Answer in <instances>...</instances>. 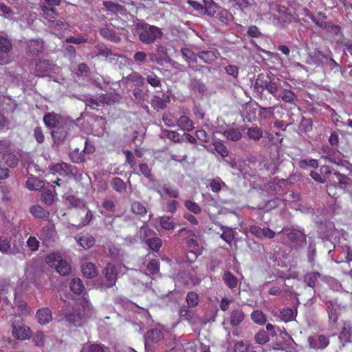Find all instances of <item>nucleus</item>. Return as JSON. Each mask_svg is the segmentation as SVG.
Here are the masks:
<instances>
[{
    "mask_svg": "<svg viewBox=\"0 0 352 352\" xmlns=\"http://www.w3.org/2000/svg\"><path fill=\"white\" fill-rule=\"evenodd\" d=\"M133 30L138 35L140 41L146 45L153 43L163 34L160 28L139 19L133 24Z\"/></svg>",
    "mask_w": 352,
    "mask_h": 352,
    "instance_id": "1",
    "label": "nucleus"
},
{
    "mask_svg": "<svg viewBox=\"0 0 352 352\" xmlns=\"http://www.w3.org/2000/svg\"><path fill=\"white\" fill-rule=\"evenodd\" d=\"M77 124L71 120H67L56 129H52L50 135L53 140L52 147L59 148L65 142L72 138V133L76 129Z\"/></svg>",
    "mask_w": 352,
    "mask_h": 352,
    "instance_id": "2",
    "label": "nucleus"
},
{
    "mask_svg": "<svg viewBox=\"0 0 352 352\" xmlns=\"http://www.w3.org/2000/svg\"><path fill=\"white\" fill-rule=\"evenodd\" d=\"M278 234L285 237L287 243L296 250L302 248L307 243V235L305 234L303 229L294 226L285 227Z\"/></svg>",
    "mask_w": 352,
    "mask_h": 352,
    "instance_id": "3",
    "label": "nucleus"
},
{
    "mask_svg": "<svg viewBox=\"0 0 352 352\" xmlns=\"http://www.w3.org/2000/svg\"><path fill=\"white\" fill-rule=\"evenodd\" d=\"M47 263L61 276H67L71 272L70 265L66 260L63 259L59 254L52 253L46 258Z\"/></svg>",
    "mask_w": 352,
    "mask_h": 352,
    "instance_id": "4",
    "label": "nucleus"
},
{
    "mask_svg": "<svg viewBox=\"0 0 352 352\" xmlns=\"http://www.w3.org/2000/svg\"><path fill=\"white\" fill-rule=\"evenodd\" d=\"M58 67L52 60L38 59L35 61V75L39 77L50 76L56 74Z\"/></svg>",
    "mask_w": 352,
    "mask_h": 352,
    "instance_id": "5",
    "label": "nucleus"
},
{
    "mask_svg": "<svg viewBox=\"0 0 352 352\" xmlns=\"http://www.w3.org/2000/svg\"><path fill=\"white\" fill-rule=\"evenodd\" d=\"M120 265H115L111 263H108L103 270L105 281L101 284L102 287L110 288L114 286L118 279V269Z\"/></svg>",
    "mask_w": 352,
    "mask_h": 352,
    "instance_id": "6",
    "label": "nucleus"
},
{
    "mask_svg": "<svg viewBox=\"0 0 352 352\" xmlns=\"http://www.w3.org/2000/svg\"><path fill=\"white\" fill-rule=\"evenodd\" d=\"M12 335L19 340H26L31 336L30 328L22 322L21 317H15L12 322Z\"/></svg>",
    "mask_w": 352,
    "mask_h": 352,
    "instance_id": "7",
    "label": "nucleus"
},
{
    "mask_svg": "<svg viewBox=\"0 0 352 352\" xmlns=\"http://www.w3.org/2000/svg\"><path fill=\"white\" fill-rule=\"evenodd\" d=\"M63 316L65 320L69 324L74 326H80L82 320L84 318V314L81 312L79 307H67L64 311Z\"/></svg>",
    "mask_w": 352,
    "mask_h": 352,
    "instance_id": "8",
    "label": "nucleus"
},
{
    "mask_svg": "<svg viewBox=\"0 0 352 352\" xmlns=\"http://www.w3.org/2000/svg\"><path fill=\"white\" fill-rule=\"evenodd\" d=\"M25 49L30 56H38L45 51L44 41L41 38L27 41Z\"/></svg>",
    "mask_w": 352,
    "mask_h": 352,
    "instance_id": "9",
    "label": "nucleus"
},
{
    "mask_svg": "<svg viewBox=\"0 0 352 352\" xmlns=\"http://www.w3.org/2000/svg\"><path fill=\"white\" fill-rule=\"evenodd\" d=\"M314 221L316 224L318 232L320 234H322L324 236H329L333 234L335 226L332 221L325 219H323L318 217L316 218Z\"/></svg>",
    "mask_w": 352,
    "mask_h": 352,
    "instance_id": "10",
    "label": "nucleus"
},
{
    "mask_svg": "<svg viewBox=\"0 0 352 352\" xmlns=\"http://www.w3.org/2000/svg\"><path fill=\"white\" fill-rule=\"evenodd\" d=\"M331 179L333 182L337 184L340 188L349 191L352 187V179L348 176L340 173L338 171H335L331 175Z\"/></svg>",
    "mask_w": 352,
    "mask_h": 352,
    "instance_id": "11",
    "label": "nucleus"
},
{
    "mask_svg": "<svg viewBox=\"0 0 352 352\" xmlns=\"http://www.w3.org/2000/svg\"><path fill=\"white\" fill-rule=\"evenodd\" d=\"M282 88L280 80L272 73H268L267 84L265 85V90H267L274 97H278V91Z\"/></svg>",
    "mask_w": 352,
    "mask_h": 352,
    "instance_id": "12",
    "label": "nucleus"
},
{
    "mask_svg": "<svg viewBox=\"0 0 352 352\" xmlns=\"http://www.w3.org/2000/svg\"><path fill=\"white\" fill-rule=\"evenodd\" d=\"M56 195L54 186L48 183L41 190V200L46 206H50L53 204Z\"/></svg>",
    "mask_w": 352,
    "mask_h": 352,
    "instance_id": "13",
    "label": "nucleus"
},
{
    "mask_svg": "<svg viewBox=\"0 0 352 352\" xmlns=\"http://www.w3.org/2000/svg\"><path fill=\"white\" fill-rule=\"evenodd\" d=\"M145 349H147L151 346L152 344L157 343L164 338L163 332L157 329H153L149 330L144 336Z\"/></svg>",
    "mask_w": 352,
    "mask_h": 352,
    "instance_id": "14",
    "label": "nucleus"
},
{
    "mask_svg": "<svg viewBox=\"0 0 352 352\" xmlns=\"http://www.w3.org/2000/svg\"><path fill=\"white\" fill-rule=\"evenodd\" d=\"M309 346L314 349H323L326 348L329 344V340L324 335H315L308 338Z\"/></svg>",
    "mask_w": 352,
    "mask_h": 352,
    "instance_id": "15",
    "label": "nucleus"
},
{
    "mask_svg": "<svg viewBox=\"0 0 352 352\" xmlns=\"http://www.w3.org/2000/svg\"><path fill=\"white\" fill-rule=\"evenodd\" d=\"M12 50V44L11 43V40L8 38L7 35H1L0 36V52L3 54L2 58H0L1 60H3L6 63L10 62L8 54Z\"/></svg>",
    "mask_w": 352,
    "mask_h": 352,
    "instance_id": "16",
    "label": "nucleus"
},
{
    "mask_svg": "<svg viewBox=\"0 0 352 352\" xmlns=\"http://www.w3.org/2000/svg\"><path fill=\"white\" fill-rule=\"evenodd\" d=\"M65 121L67 120H61L60 116L55 113H47L43 117V122L50 131Z\"/></svg>",
    "mask_w": 352,
    "mask_h": 352,
    "instance_id": "17",
    "label": "nucleus"
},
{
    "mask_svg": "<svg viewBox=\"0 0 352 352\" xmlns=\"http://www.w3.org/2000/svg\"><path fill=\"white\" fill-rule=\"evenodd\" d=\"M139 169L141 173L148 179V188L155 190L156 188L157 179L152 173L151 168L146 163L139 164Z\"/></svg>",
    "mask_w": 352,
    "mask_h": 352,
    "instance_id": "18",
    "label": "nucleus"
},
{
    "mask_svg": "<svg viewBox=\"0 0 352 352\" xmlns=\"http://www.w3.org/2000/svg\"><path fill=\"white\" fill-rule=\"evenodd\" d=\"M1 159L5 165L10 168H14L18 166L19 156L15 152H7L3 153Z\"/></svg>",
    "mask_w": 352,
    "mask_h": 352,
    "instance_id": "19",
    "label": "nucleus"
},
{
    "mask_svg": "<svg viewBox=\"0 0 352 352\" xmlns=\"http://www.w3.org/2000/svg\"><path fill=\"white\" fill-rule=\"evenodd\" d=\"M219 55L217 50H203L197 53L198 57L207 64H212L216 61Z\"/></svg>",
    "mask_w": 352,
    "mask_h": 352,
    "instance_id": "20",
    "label": "nucleus"
},
{
    "mask_svg": "<svg viewBox=\"0 0 352 352\" xmlns=\"http://www.w3.org/2000/svg\"><path fill=\"white\" fill-rule=\"evenodd\" d=\"M36 317L41 324H46L52 320V311L48 307H43L36 311Z\"/></svg>",
    "mask_w": 352,
    "mask_h": 352,
    "instance_id": "21",
    "label": "nucleus"
},
{
    "mask_svg": "<svg viewBox=\"0 0 352 352\" xmlns=\"http://www.w3.org/2000/svg\"><path fill=\"white\" fill-rule=\"evenodd\" d=\"M76 242L84 249H89L93 247L96 243V239L89 234L82 236L76 235L75 236Z\"/></svg>",
    "mask_w": 352,
    "mask_h": 352,
    "instance_id": "22",
    "label": "nucleus"
},
{
    "mask_svg": "<svg viewBox=\"0 0 352 352\" xmlns=\"http://www.w3.org/2000/svg\"><path fill=\"white\" fill-rule=\"evenodd\" d=\"M309 63L315 64L318 66H322L324 60L327 55L324 54L322 51L315 49L308 54Z\"/></svg>",
    "mask_w": 352,
    "mask_h": 352,
    "instance_id": "23",
    "label": "nucleus"
},
{
    "mask_svg": "<svg viewBox=\"0 0 352 352\" xmlns=\"http://www.w3.org/2000/svg\"><path fill=\"white\" fill-rule=\"evenodd\" d=\"M316 25L320 28L331 32L335 35H338L341 33V27L338 25H334L330 21H316Z\"/></svg>",
    "mask_w": 352,
    "mask_h": 352,
    "instance_id": "24",
    "label": "nucleus"
},
{
    "mask_svg": "<svg viewBox=\"0 0 352 352\" xmlns=\"http://www.w3.org/2000/svg\"><path fill=\"white\" fill-rule=\"evenodd\" d=\"M136 234L138 239L146 243L147 239L155 235V232L151 230L146 223H144V225L138 230Z\"/></svg>",
    "mask_w": 352,
    "mask_h": 352,
    "instance_id": "25",
    "label": "nucleus"
},
{
    "mask_svg": "<svg viewBox=\"0 0 352 352\" xmlns=\"http://www.w3.org/2000/svg\"><path fill=\"white\" fill-rule=\"evenodd\" d=\"M99 34L104 38L116 43H118L121 41V37L118 36L112 29L106 28H101L99 30Z\"/></svg>",
    "mask_w": 352,
    "mask_h": 352,
    "instance_id": "26",
    "label": "nucleus"
},
{
    "mask_svg": "<svg viewBox=\"0 0 352 352\" xmlns=\"http://www.w3.org/2000/svg\"><path fill=\"white\" fill-rule=\"evenodd\" d=\"M45 186L43 180L33 176L30 177L25 183L26 188L32 191L42 190Z\"/></svg>",
    "mask_w": 352,
    "mask_h": 352,
    "instance_id": "27",
    "label": "nucleus"
},
{
    "mask_svg": "<svg viewBox=\"0 0 352 352\" xmlns=\"http://www.w3.org/2000/svg\"><path fill=\"white\" fill-rule=\"evenodd\" d=\"M204 1V14L211 17L214 16L217 11L221 8L212 0H203Z\"/></svg>",
    "mask_w": 352,
    "mask_h": 352,
    "instance_id": "28",
    "label": "nucleus"
},
{
    "mask_svg": "<svg viewBox=\"0 0 352 352\" xmlns=\"http://www.w3.org/2000/svg\"><path fill=\"white\" fill-rule=\"evenodd\" d=\"M245 314L240 308L232 311L230 317V322L232 327H236L244 320Z\"/></svg>",
    "mask_w": 352,
    "mask_h": 352,
    "instance_id": "29",
    "label": "nucleus"
},
{
    "mask_svg": "<svg viewBox=\"0 0 352 352\" xmlns=\"http://www.w3.org/2000/svg\"><path fill=\"white\" fill-rule=\"evenodd\" d=\"M148 89H144L143 87H137L133 90V96L134 100L137 104H142L148 98Z\"/></svg>",
    "mask_w": 352,
    "mask_h": 352,
    "instance_id": "30",
    "label": "nucleus"
},
{
    "mask_svg": "<svg viewBox=\"0 0 352 352\" xmlns=\"http://www.w3.org/2000/svg\"><path fill=\"white\" fill-rule=\"evenodd\" d=\"M83 275L87 278H92L97 276L98 270L93 263H85L81 266Z\"/></svg>",
    "mask_w": 352,
    "mask_h": 352,
    "instance_id": "31",
    "label": "nucleus"
},
{
    "mask_svg": "<svg viewBox=\"0 0 352 352\" xmlns=\"http://www.w3.org/2000/svg\"><path fill=\"white\" fill-rule=\"evenodd\" d=\"M120 95L118 94L107 93L100 95L98 98V100L101 103L111 105L118 102L120 100Z\"/></svg>",
    "mask_w": 352,
    "mask_h": 352,
    "instance_id": "32",
    "label": "nucleus"
},
{
    "mask_svg": "<svg viewBox=\"0 0 352 352\" xmlns=\"http://www.w3.org/2000/svg\"><path fill=\"white\" fill-rule=\"evenodd\" d=\"M223 135L229 140L236 142L242 137L241 131L238 128L230 127L223 131Z\"/></svg>",
    "mask_w": 352,
    "mask_h": 352,
    "instance_id": "33",
    "label": "nucleus"
},
{
    "mask_svg": "<svg viewBox=\"0 0 352 352\" xmlns=\"http://www.w3.org/2000/svg\"><path fill=\"white\" fill-rule=\"evenodd\" d=\"M30 212L37 219H47L50 215V212L39 205H34L30 208Z\"/></svg>",
    "mask_w": 352,
    "mask_h": 352,
    "instance_id": "34",
    "label": "nucleus"
},
{
    "mask_svg": "<svg viewBox=\"0 0 352 352\" xmlns=\"http://www.w3.org/2000/svg\"><path fill=\"white\" fill-rule=\"evenodd\" d=\"M188 87L190 90L198 91L201 94H205L207 91L206 85L200 80L195 78H192L190 80Z\"/></svg>",
    "mask_w": 352,
    "mask_h": 352,
    "instance_id": "35",
    "label": "nucleus"
},
{
    "mask_svg": "<svg viewBox=\"0 0 352 352\" xmlns=\"http://www.w3.org/2000/svg\"><path fill=\"white\" fill-rule=\"evenodd\" d=\"M327 305L329 321L331 322L335 323L338 320L340 307L338 305L333 303L332 301L328 302Z\"/></svg>",
    "mask_w": 352,
    "mask_h": 352,
    "instance_id": "36",
    "label": "nucleus"
},
{
    "mask_svg": "<svg viewBox=\"0 0 352 352\" xmlns=\"http://www.w3.org/2000/svg\"><path fill=\"white\" fill-rule=\"evenodd\" d=\"M24 242L21 240L14 241L12 245L10 243L9 251L8 254L14 256L24 255Z\"/></svg>",
    "mask_w": 352,
    "mask_h": 352,
    "instance_id": "37",
    "label": "nucleus"
},
{
    "mask_svg": "<svg viewBox=\"0 0 352 352\" xmlns=\"http://www.w3.org/2000/svg\"><path fill=\"white\" fill-rule=\"evenodd\" d=\"M217 18L221 23L222 25H228L233 19L232 14L225 8H220L218 11Z\"/></svg>",
    "mask_w": 352,
    "mask_h": 352,
    "instance_id": "38",
    "label": "nucleus"
},
{
    "mask_svg": "<svg viewBox=\"0 0 352 352\" xmlns=\"http://www.w3.org/2000/svg\"><path fill=\"white\" fill-rule=\"evenodd\" d=\"M126 184V182H124L120 177H113L111 180V185L113 189L120 194H122L126 192L127 188Z\"/></svg>",
    "mask_w": 352,
    "mask_h": 352,
    "instance_id": "39",
    "label": "nucleus"
},
{
    "mask_svg": "<svg viewBox=\"0 0 352 352\" xmlns=\"http://www.w3.org/2000/svg\"><path fill=\"white\" fill-rule=\"evenodd\" d=\"M125 79L127 81L134 83L138 87H143L145 85L144 78L138 73L133 72L129 74Z\"/></svg>",
    "mask_w": 352,
    "mask_h": 352,
    "instance_id": "40",
    "label": "nucleus"
},
{
    "mask_svg": "<svg viewBox=\"0 0 352 352\" xmlns=\"http://www.w3.org/2000/svg\"><path fill=\"white\" fill-rule=\"evenodd\" d=\"M159 222L161 227L166 230H173L176 226L174 219L168 216L160 217Z\"/></svg>",
    "mask_w": 352,
    "mask_h": 352,
    "instance_id": "41",
    "label": "nucleus"
},
{
    "mask_svg": "<svg viewBox=\"0 0 352 352\" xmlns=\"http://www.w3.org/2000/svg\"><path fill=\"white\" fill-rule=\"evenodd\" d=\"M322 67L333 71L334 73L338 72L340 69V65L330 55H327Z\"/></svg>",
    "mask_w": 352,
    "mask_h": 352,
    "instance_id": "42",
    "label": "nucleus"
},
{
    "mask_svg": "<svg viewBox=\"0 0 352 352\" xmlns=\"http://www.w3.org/2000/svg\"><path fill=\"white\" fill-rule=\"evenodd\" d=\"M78 214L80 215H84V217H82L81 222L79 223V226H84L89 224L93 218L92 212L89 209L85 207V206L78 210Z\"/></svg>",
    "mask_w": 352,
    "mask_h": 352,
    "instance_id": "43",
    "label": "nucleus"
},
{
    "mask_svg": "<svg viewBox=\"0 0 352 352\" xmlns=\"http://www.w3.org/2000/svg\"><path fill=\"white\" fill-rule=\"evenodd\" d=\"M340 340L343 342H352V327L349 324H344L339 336Z\"/></svg>",
    "mask_w": 352,
    "mask_h": 352,
    "instance_id": "44",
    "label": "nucleus"
},
{
    "mask_svg": "<svg viewBox=\"0 0 352 352\" xmlns=\"http://www.w3.org/2000/svg\"><path fill=\"white\" fill-rule=\"evenodd\" d=\"M177 125L183 131H190L193 129L192 121L186 116H182L177 120Z\"/></svg>",
    "mask_w": 352,
    "mask_h": 352,
    "instance_id": "45",
    "label": "nucleus"
},
{
    "mask_svg": "<svg viewBox=\"0 0 352 352\" xmlns=\"http://www.w3.org/2000/svg\"><path fill=\"white\" fill-rule=\"evenodd\" d=\"M71 291L76 294H81L85 289L82 281L79 278H74L69 285Z\"/></svg>",
    "mask_w": 352,
    "mask_h": 352,
    "instance_id": "46",
    "label": "nucleus"
},
{
    "mask_svg": "<svg viewBox=\"0 0 352 352\" xmlns=\"http://www.w3.org/2000/svg\"><path fill=\"white\" fill-rule=\"evenodd\" d=\"M222 278L229 288L234 289L237 286L238 279L230 272H226L223 274Z\"/></svg>",
    "mask_w": 352,
    "mask_h": 352,
    "instance_id": "47",
    "label": "nucleus"
},
{
    "mask_svg": "<svg viewBox=\"0 0 352 352\" xmlns=\"http://www.w3.org/2000/svg\"><path fill=\"white\" fill-rule=\"evenodd\" d=\"M126 58L124 55L113 54L109 62L117 66L119 69L123 68L126 64Z\"/></svg>",
    "mask_w": 352,
    "mask_h": 352,
    "instance_id": "48",
    "label": "nucleus"
},
{
    "mask_svg": "<svg viewBox=\"0 0 352 352\" xmlns=\"http://www.w3.org/2000/svg\"><path fill=\"white\" fill-rule=\"evenodd\" d=\"M338 263L346 262L349 263L352 261V250L349 246L342 248V252L338 256Z\"/></svg>",
    "mask_w": 352,
    "mask_h": 352,
    "instance_id": "49",
    "label": "nucleus"
},
{
    "mask_svg": "<svg viewBox=\"0 0 352 352\" xmlns=\"http://www.w3.org/2000/svg\"><path fill=\"white\" fill-rule=\"evenodd\" d=\"M320 276L321 274L317 272L307 273L304 276V282L307 284V286L314 288L316 285V283L317 282L318 278L320 277Z\"/></svg>",
    "mask_w": 352,
    "mask_h": 352,
    "instance_id": "50",
    "label": "nucleus"
},
{
    "mask_svg": "<svg viewBox=\"0 0 352 352\" xmlns=\"http://www.w3.org/2000/svg\"><path fill=\"white\" fill-rule=\"evenodd\" d=\"M103 6L107 8V10L113 14L120 12L122 13L124 11V8L122 5L116 3L114 2L110 1H103Z\"/></svg>",
    "mask_w": 352,
    "mask_h": 352,
    "instance_id": "51",
    "label": "nucleus"
},
{
    "mask_svg": "<svg viewBox=\"0 0 352 352\" xmlns=\"http://www.w3.org/2000/svg\"><path fill=\"white\" fill-rule=\"evenodd\" d=\"M146 243L150 250L158 252L162 246V240L159 237L153 236L147 239Z\"/></svg>",
    "mask_w": 352,
    "mask_h": 352,
    "instance_id": "52",
    "label": "nucleus"
},
{
    "mask_svg": "<svg viewBox=\"0 0 352 352\" xmlns=\"http://www.w3.org/2000/svg\"><path fill=\"white\" fill-rule=\"evenodd\" d=\"M316 255V245L314 241H309L307 248V261L311 264H314Z\"/></svg>",
    "mask_w": 352,
    "mask_h": 352,
    "instance_id": "53",
    "label": "nucleus"
},
{
    "mask_svg": "<svg viewBox=\"0 0 352 352\" xmlns=\"http://www.w3.org/2000/svg\"><path fill=\"white\" fill-rule=\"evenodd\" d=\"M69 157L74 163H82L86 160L85 153L82 152V151H80L78 148H76L72 151L69 153Z\"/></svg>",
    "mask_w": 352,
    "mask_h": 352,
    "instance_id": "54",
    "label": "nucleus"
},
{
    "mask_svg": "<svg viewBox=\"0 0 352 352\" xmlns=\"http://www.w3.org/2000/svg\"><path fill=\"white\" fill-rule=\"evenodd\" d=\"M131 211L138 215L144 216L147 213L146 207L140 201H134L131 204Z\"/></svg>",
    "mask_w": 352,
    "mask_h": 352,
    "instance_id": "55",
    "label": "nucleus"
},
{
    "mask_svg": "<svg viewBox=\"0 0 352 352\" xmlns=\"http://www.w3.org/2000/svg\"><path fill=\"white\" fill-rule=\"evenodd\" d=\"M247 135L250 139L258 141L263 137V130L257 126L251 127L248 129Z\"/></svg>",
    "mask_w": 352,
    "mask_h": 352,
    "instance_id": "56",
    "label": "nucleus"
},
{
    "mask_svg": "<svg viewBox=\"0 0 352 352\" xmlns=\"http://www.w3.org/2000/svg\"><path fill=\"white\" fill-rule=\"evenodd\" d=\"M182 56L188 62L197 63V54H195L192 50L188 48H182L181 50Z\"/></svg>",
    "mask_w": 352,
    "mask_h": 352,
    "instance_id": "57",
    "label": "nucleus"
},
{
    "mask_svg": "<svg viewBox=\"0 0 352 352\" xmlns=\"http://www.w3.org/2000/svg\"><path fill=\"white\" fill-rule=\"evenodd\" d=\"M223 161L230 166L232 169L241 171L242 170V162L239 160H236L235 158L228 156V158H223Z\"/></svg>",
    "mask_w": 352,
    "mask_h": 352,
    "instance_id": "58",
    "label": "nucleus"
},
{
    "mask_svg": "<svg viewBox=\"0 0 352 352\" xmlns=\"http://www.w3.org/2000/svg\"><path fill=\"white\" fill-rule=\"evenodd\" d=\"M214 150H215L223 158L228 157L229 151L227 147L220 141H215L213 143Z\"/></svg>",
    "mask_w": 352,
    "mask_h": 352,
    "instance_id": "59",
    "label": "nucleus"
},
{
    "mask_svg": "<svg viewBox=\"0 0 352 352\" xmlns=\"http://www.w3.org/2000/svg\"><path fill=\"white\" fill-rule=\"evenodd\" d=\"M252 320L258 324H264L266 322V318L264 313L261 310H255L251 314Z\"/></svg>",
    "mask_w": 352,
    "mask_h": 352,
    "instance_id": "60",
    "label": "nucleus"
},
{
    "mask_svg": "<svg viewBox=\"0 0 352 352\" xmlns=\"http://www.w3.org/2000/svg\"><path fill=\"white\" fill-rule=\"evenodd\" d=\"M186 300L188 304L187 307H195L199 302V296L196 292H190L186 295Z\"/></svg>",
    "mask_w": 352,
    "mask_h": 352,
    "instance_id": "61",
    "label": "nucleus"
},
{
    "mask_svg": "<svg viewBox=\"0 0 352 352\" xmlns=\"http://www.w3.org/2000/svg\"><path fill=\"white\" fill-rule=\"evenodd\" d=\"M313 122L311 118L302 117L299 126V130L302 133L309 132L312 130Z\"/></svg>",
    "mask_w": 352,
    "mask_h": 352,
    "instance_id": "62",
    "label": "nucleus"
},
{
    "mask_svg": "<svg viewBox=\"0 0 352 352\" xmlns=\"http://www.w3.org/2000/svg\"><path fill=\"white\" fill-rule=\"evenodd\" d=\"M254 339L256 343L264 344L270 341V336L266 331L261 329L256 333Z\"/></svg>",
    "mask_w": 352,
    "mask_h": 352,
    "instance_id": "63",
    "label": "nucleus"
},
{
    "mask_svg": "<svg viewBox=\"0 0 352 352\" xmlns=\"http://www.w3.org/2000/svg\"><path fill=\"white\" fill-rule=\"evenodd\" d=\"M97 50V56H102L105 57L108 60L113 54L111 49L108 48L104 45H98L96 46Z\"/></svg>",
    "mask_w": 352,
    "mask_h": 352,
    "instance_id": "64",
    "label": "nucleus"
}]
</instances>
